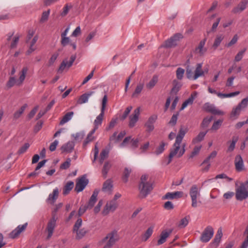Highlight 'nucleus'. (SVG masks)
I'll list each match as a JSON object with an SVG mask.
<instances>
[{
    "label": "nucleus",
    "mask_w": 248,
    "mask_h": 248,
    "mask_svg": "<svg viewBox=\"0 0 248 248\" xmlns=\"http://www.w3.org/2000/svg\"><path fill=\"white\" fill-rule=\"evenodd\" d=\"M88 182L89 181L88 179H87L85 175L77 179L75 188V191L78 193L82 191L88 185Z\"/></svg>",
    "instance_id": "obj_6"
},
{
    "label": "nucleus",
    "mask_w": 248,
    "mask_h": 248,
    "mask_svg": "<svg viewBox=\"0 0 248 248\" xmlns=\"http://www.w3.org/2000/svg\"><path fill=\"white\" fill-rule=\"evenodd\" d=\"M213 119V117H206L203 119L202 122L201 124V126L202 127H207L210 124V122L212 121Z\"/></svg>",
    "instance_id": "obj_49"
},
{
    "label": "nucleus",
    "mask_w": 248,
    "mask_h": 248,
    "mask_svg": "<svg viewBox=\"0 0 248 248\" xmlns=\"http://www.w3.org/2000/svg\"><path fill=\"white\" fill-rule=\"evenodd\" d=\"M148 176L143 175L140 178V181L139 185L140 191L139 197L140 198H145L148 195L153 189L151 182L148 181Z\"/></svg>",
    "instance_id": "obj_1"
},
{
    "label": "nucleus",
    "mask_w": 248,
    "mask_h": 248,
    "mask_svg": "<svg viewBox=\"0 0 248 248\" xmlns=\"http://www.w3.org/2000/svg\"><path fill=\"white\" fill-rule=\"evenodd\" d=\"M108 151L104 149L102 151L100 155L99 162L100 164H102L104 160L108 157Z\"/></svg>",
    "instance_id": "obj_45"
},
{
    "label": "nucleus",
    "mask_w": 248,
    "mask_h": 248,
    "mask_svg": "<svg viewBox=\"0 0 248 248\" xmlns=\"http://www.w3.org/2000/svg\"><path fill=\"white\" fill-rule=\"evenodd\" d=\"M72 8L71 5H69L68 4H66L63 8V10L61 13L62 16L64 17L67 15L69 10Z\"/></svg>",
    "instance_id": "obj_60"
},
{
    "label": "nucleus",
    "mask_w": 248,
    "mask_h": 248,
    "mask_svg": "<svg viewBox=\"0 0 248 248\" xmlns=\"http://www.w3.org/2000/svg\"><path fill=\"white\" fill-rule=\"evenodd\" d=\"M181 143H178L177 144L175 141L173 144L174 148L171 150L169 155V160L168 163H170L171 161L172 158L178 154V157L182 156L185 152V147L186 144L182 145V148L180 150V145Z\"/></svg>",
    "instance_id": "obj_4"
},
{
    "label": "nucleus",
    "mask_w": 248,
    "mask_h": 248,
    "mask_svg": "<svg viewBox=\"0 0 248 248\" xmlns=\"http://www.w3.org/2000/svg\"><path fill=\"white\" fill-rule=\"evenodd\" d=\"M153 232V227H149L145 232L144 234L143 235V240L144 241H146L148 240V239L152 235Z\"/></svg>",
    "instance_id": "obj_44"
},
{
    "label": "nucleus",
    "mask_w": 248,
    "mask_h": 248,
    "mask_svg": "<svg viewBox=\"0 0 248 248\" xmlns=\"http://www.w3.org/2000/svg\"><path fill=\"white\" fill-rule=\"evenodd\" d=\"M131 170H129L127 168H125L124 169L123 179L125 183H126L127 182L128 178L129 177L130 173H131Z\"/></svg>",
    "instance_id": "obj_59"
},
{
    "label": "nucleus",
    "mask_w": 248,
    "mask_h": 248,
    "mask_svg": "<svg viewBox=\"0 0 248 248\" xmlns=\"http://www.w3.org/2000/svg\"><path fill=\"white\" fill-rule=\"evenodd\" d=\"M111 166L112 165L110 162L107 161L105 163L102 170V173L104 178L107 177L108 172Z\"/></svg>",
    "instance_id": "obj_38"
},
{
    "label": "nucleus",
    "mask_w": 248,
    "mask_h": 248,
    "mask_svg": "<svg viewBox=\"0 0 248 248\" xmlns=\"http://www.w3.org/2000/svg\"><path fill=\"white\" fill-rule=\"evenodd\" d=\"M59 196V189L57 187L53 189L52 193L49 194L48 198L46 200V202L50 204H53Z\"/></svg>",
    "instance_id": "obj_17"
},
{
    "label": "nucleus",
    "mask_w": 248,
    "mask_h": 248,
    "mask_svg": "<svg viewBox=\"0 0 248 248\" xmlns=\"http://www.w3.org/2000/svg\"><path fill=\"white\" fill-rule=\"evenodd\" d=\"M195 95L191 94L190 96L186 99L185 102H183L182 107L180 108V110H182L185 109L188 105H191L193 104L194 99L195 98Z\"/></svg>",
    "instance_id": "obj_36"
},
{
    "label": "nucleus",
    "mask_w": 248,
    "mask_h": 248,
    "mask_svg": "<svg viewBox=\"0 0 248 248\" xmlns=\"http://www.w3.org/2000/svg\"><path fill=\"white\" fill-rule=\"evenodd\" d=\"M132 107L131 106L127 107L126 108L124 113H123V114L120 117V119L122 121H124V120H125L126 118V117H127V116L129 114V113H130V112L131 111V110H132Z\"/></svg>",
    "instance_id": "obj_54"
},
{
    "label": "nucleus",
    "mask_w": 248,
    "mask_h": 248,
    "mask_svg": "<svg viewBox=\"0 0 248 248\" xmlns=\"http://www.w3.org/2000/svg\"><path fill=\"white\" fill-rule=\"evenodd\" d=\"M75 146V142L73 141H69L64 144L61 147V150L62 153H71Z\"/></svg>",
    "instance_id": "obj_15"
},
{
    "label": "nucleus",
    "mask_w": 248,
    "mask_h": 248,
    "mask_svg": "<svg viewBox=\"0 0 248 248\" xmlns=\"http://www.w3.org/2000/svg\"><path fill=\"white\" fill-rule=\"evenodd\" d=\"M203 108L206 111L214 114L220 115L222 114L220 110L217 109L214 105L209 103H206L204 105Z\"/></svg>",
    "instance_id": "obj_16"
},
{
    "label": "nucleus",
    "mask_w": 248,
    "mask_h": 248,
    "mask_svg": "<svg viewBox=\"0 0 248 248\" xmlns=\"http://www.w3.org/2000/svg\"><path fill=\"white\" fill-rule=\"evenodd\" d=\"M223 38L224 36L222 35H217L216 37L213 45V46L215 49H216L220 45Z\"/></svg>",
    "instance_id": "obj_43"
},
{
    "label": "nucleus",
    "mask_w": 248,
    "mask_h": 248,
    "mask_svg": "<svg viewBox=\"0 0 248 248\" xmlns=\"http://www.w3.org/2000/svg\"><path fill=\"white\" fill-rule=\"evenodd\" d=\"M237 138L233 137L232 138V141L231 142V141L228 142V143H230L228 148V149H227L228 152H231L233 151V150L235 148V144H236V143L237 142Z\"/></svg>",
    "instance_id": "obj_42"
},
{
    "label": "nucleus",
    "mask_w": 248,
    "mask_h": 248,
    "mask_svg": "<svg viewBox=\"0 0 248 248\" xmlns=\"http://www.w3.org/2000/svg\"><path fill=\"white\" fill-rule=\"evenodd\" d=\"M50 9H48V10H47L46 11L43 12V13H42V16H41V18L40 19V21L41 22L43 23V22H45L46 21H47V19H48L49 15L50 14Z\"/></svg>",
    "instance_id": "obj_48"
},
{
    "label": "nucleus",
    "mask_w": 248,
    "mask_h": 248,
    "mask_svg": "<svg viewBox=\"0 0 248 248\" xmlns=\"http://www.w3.org/2000/svg\"><path fill=\"white\" fill-rule=\"evenodd\" d=\"M57 218V217L54 215L52 217L47 223L46 227V230L48 232V235L47 236V239H49L53 235L54 229L56 226Z\"/></svg>",
    "instance_id": "obj_8"
},
{
    "label": "nucleus",
    "mask_w": 248,
    "mask_h": 248,
    "mask_svg": "<svg viewBox=\"0 0 248 248\" xmlns=\"http://www.w3.org/2000/svg\"><path fill=\"white\" fill-rule=\"evenodd\" d=\"M214 233L213 228L211 226H207L204 229L201 236V241L203 243L208 242L213 237Z\"/></svg>",
    "instance_id": "obj_5"
},
{
    "label": "nucleus",
    "mask_w": 248,
    "mask_h": 248,
    "mask_svg": "<svg viewBox=\"0 0 248 248\" xmlns=\"http://www.w3.org/2000/svg\"><path fill=\"white\" fill-rule=\"evenodd\" d=\"M30 147V144L28 143H25L23 146H22L18 150L17 153L19 155L22 154L26 152L28 149Z\"/></svg>",
    "instance_id": "obj_55"
},
{
    "label": "nucleus",
    "mask_w": 248,
    "mask_h": 248,
    "mask_svg": "<svg viewBox=\"0 0 248 248\" xmlns=\"http://www.w3.org/2000/svg\"><path fill=\"white\" fill-rule=\"evenodd\" d=\"M82 219L81 218H78L74 225L73 231L78 230L79 229H81L80 227L82 226Z\"/></svg>",
    "instance_id": "obj_63"
},
{
    "label": "nucleus",
    "mask_w": 248,
    "mask_h": 248,
    "mask_svg": "<svg viewBox=\"0 0 248 248\" xmlns=\"http://www.w3.org/2000/svg\"><path fill=\"white\" fill-rule=\"evenodd\" d=\"M177 45V42L172 37L167 40L165 46L167 47H174Z\"/></svg>",
    "instance_id": "obj_46"
},
{
    "label": "nucleus",
    "mask_w": 248,
    "mask_h": 248,
    "mask_svg": "<svg viewBox=\"0 0 248 248\" xmlns=\"http://www.w3.org/2000/svg\"><path fill=\"white\" fill-rule=\"evenodd\" d=\"M27 225L28 223H25L23 225H18L15 229L10 233L9 237L12 239L17 238L22 232L25 230L27 227Z\"/></svg>",
    "instance_id": "obj_11"
},
{
    "label": "nucleus",
    "mask_w": 248,
    "mask_h": 248,
    "mask_svg": "<svg viewBox=\"0 0 248 248\" xmlns=\"http://www.w3.org/2000/svg\"><path fill=\"white\" fill-rule=\"evenodd\" d=\"M207 132V131H206L205 132H200L199 134L193 139L192 141V144H196L202 141L204 139V138Z\"/></svg>",
    "instance_id": "obj_32"
},
{
    "label": "nucleus",
    "mask_w": 248,
    "mask_h": 248,
    "mask_svg": "<svg viewBox=\"0 0 248 248\" xmlns=\"http://www.w3.org/2000/svg\"><path fill=\"white\" fill-rule=\"evenodd\" d=\"M158 76L154 75L150 81L146 84V88L148 89H152L156 85L158 82Z\"/></svg>",
    "instance_id": "obj_37"
},
{
    "label": "nucleus",
    "mask_w": 248,
    "mask_h": 248,
    "mask_svg": "<svg viewBox=\"0 0 248 248\" xmlns=\"http://www.w3.org/2000/svg\"><path fill=\"white\" fill-rule=\"evenodd\" d=\"M117 206L118 203L117 202L115 201H111L106 204L102 213L104 216H106L110 212L114 211L117 208Z\"/></svg>",
    "instance_id": "obj_9"
},
{
    "label": "nucleus",
    "mask_w": 248,
    "mask_h": 248,
    "mask_svg": "<svg viewBox=\"0 0 248 248\" xmlns=\"http://www.w3.org/2000/svg\"><path fill=\"white\" fill-rule=\"evenodd\" d=\"M28 71V68L27 67H24L22 68L21 72L20 74L19 80L17 82V84L18 85H20L22 83V82H23V81L24 80V79L25 78L26 75Z\"/></svg>",
    "instance_id": "obj_33"
},
{
    "label": "nucleus",
    "mask_w": 248,
    "mask_h": 248,
    "mask_svg": "<svg viewBox=\"0 0 248 248\" xmlns=\"http://www.w3.org/2000/svg\"><path fill=\"white\" fill-rule=\"evenodd\" d=\"M107 240H108L106 245L111 248L118 240L117 232L116 231H112V232L108 233L107 235L102 239V242L104 243Z\"/></svg>",
    "instance_id": "obj_7"
},
{
    "label": "nucleus",
    "mask_w": 248,
    "mask_h": 248,
    "mask_svg": "<svg viewBox=\"0 0 248 248\" xmlns=\"http://www.w3.org/2000/svg\"><path fill=\"white\" fill-rule=\"evenodd\" d=\"M185 73V70L181 67L177 69L176 71V77L178 79L181 80L184 76Z\"/></svg>",
    "instance_id": "obj_50"
},
{
    "label": "nucleus",
    "mask_w": 248,
    "mask_h": 248,
    "mask_svg": "<svg viewBox=\"0 0 248 248\" xmlns=\"http://www.w3.org/2000/svg\"><path fill=\"white\" fill-rule=\"evenodd\" d=\"M235 198L240 201L248 198V179L237 187L235 189Z\"/></svg>",
    "instance_id": "obj_3"
},
{
    "label": "nucleus",
    "mask_w": 248,
    "mask_h": 248,
    "mask_svg": "<svg viewBox=\"0 0 248 248\" xmlns=\"http://www.w3.org/2000/svg\"><path fill=\"white\" fill-rule=\"evenodd\" d=\"M99 193L97 189L94 190L92 195L91 196L88 204L87 205L89 209H91L97 201V197Z\"/></svg>",
    "instance_id": "obj_26"
},
{
    "label": "nucleus",
    "mask_w": 248,
    "mask_h": 248,
    "mask_svg": "<svg viewBox=\"0 0 248 248\" xmlns=\"http://www.w3.org/2000/svg\"><path fill=\"white\" fill-rule=\"evenodd\" d=\"M248 3V0H242L237 6L232 10V12L234 14L241 12L246 9Z\"/></svg>",
    "instance_id": "obj_20"
},
{
    "label": "nucleus",
    "mask_w": 248,
    "mask_h": 248,
    "mask_svg": "<svg viewBox=\"0 0 248 248\" xmlns=\"http://www.w3.org/2000/svg\"><path fill=\"white\" fill-rule=\"evenodd\" d=\"M173 86L171 89V92L172 93H176L182 87V84L180 82L176 80L173 81Z\"/></svg>",
    "instance_id": "obj_40"
},
{
    "label": "nucleus",
    "mask_w": 248,
    "mask_h": 248,
    "mask_svg": "<svg viewBox=\"0 0 248 248\" xmlns=\"http://www.w3.org/2000/svg\"><path fill=\"white\" fill-rule=\"evenodd\" d=\"M140 114V108H138L134 111V114L129 117V126L130 127H133L135 126L136 123L139 120V117Z\"/></svg>",
    "instance_id": "obj_13"
},
{
    "label": "nucleus",
    "mask_w": 248,
    "mask_h": 248,
    "mask_svg": "<svg viewBox=\"0 0 248 248\" xmlns=\"http://www.w3.org/2000/svg\"><path fill=\"white\" fill-rule=\"evenodd\" d=\"M166 143L164 142H161L160 145L156 148L155 152L156 155H159L161 154L165 150V146Z\"/></svg>",
    "instance_id": "obj_57"
},
{
    "label": "nucleus",
    "mask_w": 248,
    "mask_h": 248,
    "mask_svg": "<svg viewBox=\"0 0 248 248\" xmlns=\"http://www.w3.org/2000/svg\"><path fill=\"white\" fill-rule=\"evenodd\" d=\"M126 134L124 131L121 132L118 135L117 132H115L113 135L110 137L109 140L111 141H114L116 143L121 140Z\"/></svg>",
    "instance_id": "obj_25"
},
{
    "label": "nucleus",
    "mask_w": 248,
    "mask_h": 248,
    "mask_svg": "<svg viewBox=\"0 0 248 248\" xmlns=\"http://www.w3.org/2000/svg\"><path fill=\"white\" fill-rule=\"evenodd\" d=\"M243 110L241 108H240L238 106H236L235 108H234L232 111L231 113V116L232 117H237L238 116L241 111Z\"/></svg>",
    "instance_id": "obj_52"
},
{
    "label": "nucleus",
    "mask_w": 248,
    "mask_h": 248,
    "mask_svg": "<svg viewBox=\"0 0 248 248\" xmlns=\"http://www.w3.org/2000/svg\"><path fill=\"white\" fill-rule=\"evenodd\" d=\"M38 39V36L35 35L29 43V49L26 51V55H29L34 51H35L37 47L34 45Z\"/></svg>",
    "instance_id": "obj_24"
},
{
    "label": "nucleus",
    "mask_w": 248,
    "mask_h": 248,
    "mask_svg": "<svg viewBox=\"0 0 248 248\" xmlns=\"http://www.w3.org/2000/svg\"><path fill=\"white\" fill-rule=\"evenodd\" d=\"M94 93V92L91 91L83 94L78 99L77 103L78 104H82L83 103H87L88 101L89 97L92 95Z\"/></svg>",
    "instance_id": "obj_27"
},
{
    "label": "nucleus",
    "mask_w": 248,
    "mask_h": 248,
    "mask_svg": "<svg viewBox=\"0 0 248 248\" xmlns=\"http://www.w3.org/2000/svg\"><path fill=\"white\" fill-rule=\"evenodd\" d=\"M70 39L67 36H61V45L63 46H67L68 44H70Z\"/></svg>",
    "instance_id": "obj_61"
},
{
    "label": "nucleus",
    "mask_w": 248,
    "mask_h": 248,
    "mask_svg": "<svg viewBox=\"0 0 248 248\" xmlns=\"http://www.w3.org/2000/svg\"><path fill=\"white\" fill-rule=\"evenodd\" d=\"M202 63H199L196 64V69L194 71L193 80H196L200 77L204 75V71L202 69Z\"/></svg>",
    "instance_id": "obj_22"
},
{
    "label": "nucleus",
    "mask_w": 248,
    "mask_h": 248,
    "mask_svg": "<svg viewBox=\"0 0 248 248\" xmlns=\"http://www.w3.org/2000/svg\"><path fill=\"white\" fill-rule=\"evenodd\" d=\"M94 139V137L93 136H91L89 134H88L87 137L83 142V146L85 148L87 145L91 141L93 140Z\"/></svg>",
    "instance_id": "obj_64"
},
{
    "label": "nucleus",
    "mask_w": 248,
    "mask_h": 248,
    "mask_svg": "<svg viewBox=\"0 0 248 248\" xmlns=\"http://www.w3.org/2000/svg\"><path fill=\"white\" fill-rule=\"evenodd\" d=\"M112 182L110 179L107 180L103 185L102 190L106 193H111L113 189Z\"/></svg>",
    "instance_id": "obj_21"
},
{
    "label": "nucleus",
    "mask_w": 248,
    "mask_h": 248,
    "mask_svg": "<svg viewBox=\"0 0 248 248\" xmlns=\"http://www.w3.org/2000/svg\"><path fill=\"white\" fill-rule=\"evenodd\" d=\"M74 183L72 181H68L64 186L62 193L64 195H66L69 193L70 191L74 187Z\"/></svg>",
    "instance_id": "obj_31"
},
{
    "label": "nucleus",
    "mask_w": 248,
    "mask_h": 248,
    "mask_svg": "<svg viewBox=\"0 0 248 248\" xmlns=\"http://www.w3.org/2000/svg\"><path fill=\"white\" fill-rule=\"evenodd\" d=\"M74 233H76V239L80 240L82 239L87 232V230L85 228H81L73 231Z\"/></svg>",
    "instance_id": "obj_29"
},
{
    "label": "nucleus",
    "mask_w": 248,
    "mask_h": 248,
    "mask_svg": "<svg viewBox=\"0 0 248 248\" xmlns=\"http://www.w3.org/2000/svg\"><path fill=\"white\" fill-rule=\"evenodd\" d=\"M246 51V48H244L241 51H239L235 57L234 61L237 62L240 61L242 59Z\"/></svg>",
    "instance_id": "obj_47"
},
{
    "label": "nucleus",
    "mask_w": 248,
    "mask_h": 248,
    "mask_svg": "<svg viewBox=\"0 0 248 248\" xmlns=\"http://www.w3.org/2000/svg\"><path fill=\"white\" fill-rule=\"evenodd\" d=\"M27 107V104H24L23 106H22L18 110L16 111L14 114V118L15 119H18L22 113L24 112L25 108Z\"/></svg>",
    "instance_id": "obj_41"
},
{
    "label": "nucleus",
    "mask_w": 248,
    "mask_h": 248,
    "mask_svg": "<svg viewBox=\"0 0 248 248\" xmlns=\"http://www.w3.org/2000/svg\"><path fill=\"white\" fill-rule=\"evenodd\" d=\"M74 115V112L70 111L66 113L60 122V125H63L70 121Z\"/></svg>",
    "instance_id": "obj_35"
},
{
    "label": "nucleus",
    "mask_w": 248,
    "mask_h": 248,
    "mask_svg": "<svg viewBox=\"0 0 248 248\" xmlns=\"http://www.w3.org/2000/svg\"><path fill=\"white\" fill-rule=\"evenodd\" d=\"M187 128H186L184 129L181 127L179 131L178 134L176 136L175 141H176L177 144L178 143H181L183 138L184 137L185 134L187 132Z\"/></svg>",
    "instance_id": "obj_30"
},
{
    "label": "nucleus",
    "mask_w": 248,
    "mask_h": 248,
    "mask_svg": "<svg viewBox=\"0 0 248 248\" xmlns=\"http://www.w3.org/2000/svg\"><path fill=\"white\" fill-rule=\"evenodd\" d=\"M183 195L182 191H175L174 192H168L163 197V199H174L181 198Z\"/></svg>",
    "instance_id": "obj_23"
},
{
    "label": "nucleus",
    "mask_w": 248,
    "mask_h": 248,
    "mask_svg": "<svg viewBox=\"0 0 248 248\" xmlns=\"http://www.w3.org/2000/svg\"><path fill=\"white\" fill-rule=\"evenodd\" d=\"M189 195L191 199V206L196 208L199 206L202 202L200 201V190L196 185H193L189 190Z\"/></svg>",
    "instance_id": "obj_2"
},
{
    "label": "nucleus",
    "mask_w": 248,
    "mask_h": 248,
    "mask_svg": "<svg viewBox=\"0 0 248 248\" xmlns=\"http://www.w3.org/2000/svg\"><path fill=\"white\" fill-rule=\"evenodd\" d=\"M144 85L143 83H139L137 86L135 90L132 93V97H137L140 93L142 90H143Z\"/></svg>",
    "instance_id": "obj_39"
},
{
    "label": "nucleus",
    "mask_w": 248,
    "mask_h": 248,
    "mask_svg": "<svg viewBox=\"0 0 248 248\" xmlns=\"http://www.w3.org/2000/svg\"><path fill=\"white\" fill-rule=\"evenodd\" d=\"M234 165L235 169L237 171H241L244 170V162L240 155H237L235 156Z\"/></svg>",
    "instance_id": "obj_19"
},
{
    "label": "nucleus",
    "mask_w": 248,
    "mask_h": 248,
    "mask_svg": "<svg viewBox=\"0 0 248 248\" xmlns=\"http://www.w3.org/2000/svg\"><path fill=\"white\" fill-rule=\"evenodd\" d=\"M104 116V112L101 111L100 114L96 117L94 121V126L96 127V128H98L99 126L101 125Z\"/></svg>",
    "instance_id": "obj_34"
},
{
    "label": "nucleus",
    "mask_w": 248,
    "mask_h": 248,
    "mask_svg": "<svg viewBox=\"0 0 248 248\" xmlns=\"http://www.w3.org/2000/svg\"><path fill=\"white\" fill-rule=\"evenodd\" d=\"M84 136V134L83 132H79L77 133L76 134H73L72 135V136L74 138L75 140H79L80 141L82 140Z\"/></svg>",
    "instance_id": "obj_62"
},
{
    "label": "nucleus",
    "mask_w": 248,
    "mask_h": 248,
    "mask_svg": "<svg viewBox=\"0 0 248 248\" xmlns=\"http://www.w3.org/2000/svg\"><path fill=\"white\" fill-rule=\"evenodd\" d=\"M71 160L70 158H68L66 160L61 164L60 169L62 170H66L70 166Z\"/></svg>",
    "instance_id": "obj_56"
},
{
    "label": "nucleus",
    "mask_w": 248,
    "mask_h": 248,
    "mask_svg": "<svg viewBox=\"0 0 248 248\" xmlns=\"http://www.w3.org/2000/svg\"><path fill=\"white\" fill-rule=\"evenodd\" d=\"M206 41V38L201 40L195 48V52L200 56H204L207 52V48L204 47Z\"/></svg>",
    "instance_id": "obj_12"
},
{
    "label": "nucleus",
    "mask_w": 248,
    "mask_h": 248,
    "mask_svg": "<svg viewBox=\"0 0 248 248\" xmlns=\"http://www.w3.org/2000/svg\"><path fill=\"white\" fill-rule=\"evenodd\" d=\"M201 148H202V146H196L194 148L193 151L191 152V154L189 157L193 158L195 155H197L199 153Z\"/></svg>",
    "instance_id": "obj_58"
},
{
    "label": "nucleus",
    "mask_w": 248,
    "mask_h": 248,
    "mask_svg": "<svg viewBox=\"0 0 248 248\" xmlns=\"http://www.w3.org/2000/svg\"><path fill=\"white\" fill-rule=\"evenodd\" d=\"M76 59V55H73L70 57L69 61L67 59H64L61 63V65L58 69V72L62 73L65 68H70Z\"/></svg>",
    "instance_id": "obj_10"
},
{
    "label": "nucleus",
    "mask_w": 248,
    "mask_h": 248,
    "mask_svg": "<svg viewBox=\"0 0 248 248\" xmlns=\"http://www.w3.org/2000/svg\"><path fill=\"white\" fill-rule=\"evenodd\" d=\"M194 74V72H193L192 69L190 66H188L186 69V75L187 78L188 79L193 80Z\"/></svg>",
    "instance_id": "obj_53"
},
{
    "label": "nucleus",
    "mask_w": 248,
    "mask_h": 248,
    "mask_svg": "<svg viewBox=\"0 0 248 248\" xmlns=\"http://www.w3.org/2000/svg\"><path fill=\"white\" fill-rule=\"evenodd\" d=\"M172 232L171 230H164L162 231L160 235V238L157 241V245H160L164 243L167 239L169 237Z\"/></svg>",
    "instance_id": "obj_18"
},
{
    "label": "nucleus",
    "mask_w": 248,
    "mask_h": 248,
    "mask_svg": "<svg viewBox=\"0 0 248 248\" xmlns=\"http://www.w3.org/2000/svg\"><path fill=\"white\" fill-rule=\"evenodd\" d=\"M248 105V97H246L242 100L240 103L238 104L237 106L241 108L242 110L246 108Z\"/></svg>",
    "instance_id": "obj_51"
},
{
    "label": "nucleus",
    "mask_w": 248,
    "mask_h": 248,
    "mask_svg": "<svg viewBox=\"0 0 248 248\" xmlns=\"http://www.w3.org/2000/svg\"><path fill=\"white\" fill-rule=\"evenodd\" d=\"M222 236V232L221 229H219L217 230V233L216 234L215 237L212 243V245L213 246H215V247H218L219 245V244L220 242L221 238Z\"/></svg>",
    "instance_id": "obj_28"
},
{
    "label": "nucleus",
    "mask_w": 248,
    "mask_h": 248,
    "mask_svg": "<svg viewBox=\"0 0 248 248\" xmlns=\"http://www.w3.org/2000/svg\"><path fill=\"white\" fill-rule=\"evenodd\" d=\"M157 116L156 115H153L150 116L147 122L145 124L146 130L148 132L152 131L154 129V124L157 120Z\"/></svg>",
    "instance_id": "obj_14"
}]
</instances>
